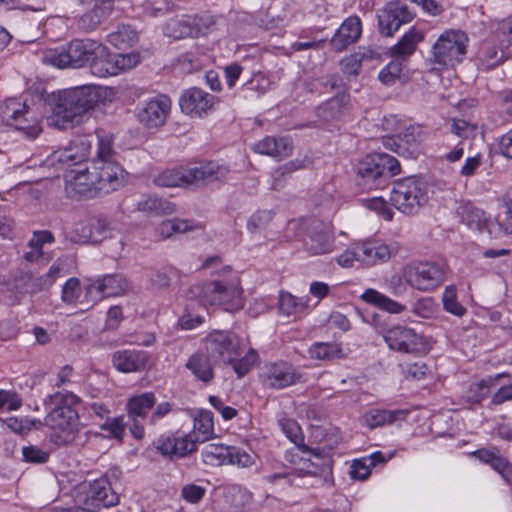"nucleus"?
Returning <instances> with one entry per match:
<instances>
[{
    "instance_id": "35",
    "label": "nucleus",
    "mask_w": 512,
    "mask_h": 512,
    "mask_svg": "<svg viewBox=\"0 0 512 512\" xmlns=\"http://www.w3.org/2000/svg\"><path fill=\"white\" fill-rule=\"evenodd\" d=\"M45 104L50 112L47 116L49 126L64 129V91L57 90L47 95Z\"/></svg>"
},
{
    "instance_id": "49",
    "label": "nucleus",
    "mask_w": 512,
    "mask_h": 512,
    "mask_svg": "<svg viewBox=\"0 0 512 512\" xmlns=\"http://www.w3.org/2000/svg\"><path fill=\"white\" fill-rule=\"evenodd\" d=\"M27 112V105L16 98H8L0 103V123L11 126L17 116Z\"/></svg>"
},
{
    "instance_id": "13",
    "label": "nucleus",
    "mask_w": 512,
    "mask_h": 512,
    "mask_svg": "<svg viewBox=\"0 0 512 512\" xmlns=\"http://www.w3.org/2000/svg\"><path fill=\"white\" fill-rule=\"evenodd\" d=\"M213 24L207 15H181L168 20L163 28V33L175 40L194 38L207 34Z\"/></svg>"
},
{
    "instance_id": "57",
    "label": "nucleus",
    "mask_w": 512,
    "mask_h": 512,
    "mask_svg": "<svg viewBox=\"0 0 512 512\" xmlns=\"http://www.w3.org/2000/svg\"><path fill=\"white\" fill-rule=\"evenodd\" d=\"M439 306L432 297H421L412 306V313L424 319H431L436 316Z\"/></svg>"
},
{
    "instance_id": "23",
    "label": "nucleus",
    "mask_w": 512,
    "mask_h": 512,
    "mask_svg": "<svg viewBox=\"0 0 512 512\" xmlns=\"http://www.w3.org/2000/svg\"><path fill=\"white\" fill-rule=\"evenodd\" d=\"M409 414V409L390 410L372 408L363 414L361 422L363 426L370 430H373L384 426H390L395 424L400 425L407 419Z\"/></svg>"
},
{
    "instance_id": "46",
    "label": "nucleus",
    "mask_w": 512,
    "mask_h": 512,
    "mask_svg": "<svg viewBox=\"0 0 512 512\" xmlns=\"http://www.w3.org/2000/svg\"><path fill=\"white\" fill-rule=\"evenodd\" d=\"M278 305L281 315L297 317L307 308V301L303 298H297L289 292H281Z\"/></svg>"
},
{
    "instance_id": "63",
    "label": "nucleus",
    "mask_w": 512,
    "mask_h": 512,
    "mask_svg": "<svg viewBox=\"0 0 512 512\" xmlns=\"http://www.w3.org/2000/svg\"><path fill=\"white\" fill-rule=\"evenodd\" d=\"M257 361V352L253 349H249L244 357L241 359L235 357V359L230 363L232 364L233 369L237 373L238 377H243L257 363Z\"/></svg>"
},
{
    "instance_id": "38",
    "label": "nucleus",
    "mask_w": 512,
    "mask_h": 512,
    "mask_svg": "<svg viewBox=\"0 0 512 512\" xmlns=\"http://www.w3.org/2000/svg\"><path fill=\"white\" fill-rule=\"evenodd\" d=\"M416 130H417L416 128L410 127L406 130V132L404 134L405 141L407 144L410 145L411 150L404 148L402 139H397L393 136L384 137L383 145L385 148L397 153L398 155L404 156L406 154V152L409 155H412L418 150V146L420 143V139H419L420 135L419 134L417 136L415 135Z\"/></svg>"
},
{
    "instance_id": "2",
    "label": "nucleus",
    "mask_w": 512,
    "mask_h": 512,
    "mask_svg": "<svg viewBox=\"0 0 512 512\" xmlns=\"http://www.w3.org/2000/svg\"><path fill=\"white\" fill-rule=\"evenodd\" d=\"M96 154L91 168L85 163L90 155L91 135L72 132L66 145V194L90 199L108 194L122 186L125 171L116 159L114 135L102 128L95 130Z\"/></svg>"
},
{
    "instance_id": "27",
    "label": "nucleus",
    "mask_w": 512,
    "mask_h": 512,
    "mask_svg": "<svg viewBox=\"0 0 512 512\" xmlns=\"http://www.w3.org/2000/svg\"><path fill=\"white\" fill-rule=\"evenodd\" d=\"M149 356L142 350L124 349L113 353L114 367L123 373H134L145 369Z\"/></svg>"
},
{
    "instance_id": "31",
    "label": "nucleus",
    "mask_w": 512,
    "mask_h": 512,
    "mask_svg": "<svg viewBox=\"0 0 512 512\" xmlns=\"http://www.w3.org/2000/svg\"><path fill=\"white\" fill-rule=\"evenodd\" d=\"M424 39V32L415 26L411 27L402 38L391 48L393 58L401 59L402 62L411 56L417 45Z\"/></svg>"
},
{
    "instance_id": "4",
    "label": "nucleus",
    "mask_w": 512,
    "mask_h": 512,
    "mask_svg": "<svg viewBox=\"0 0 512 512\" xmlns=\"http://www.w3.org/2000/svg\"><path fill=\"white\" fill-rule=\"evenodd\" d=\"M128 287L121 274H107L83 285L77 278H70L66 280V315L84 312L104 298L122 296Z\"/></svg>"
},
{
    "instance_id": "11",
    "label": "nucleus",
    "mask_w": 512,
    "mask_h": 512,
    "mask_svg": "<svg viewBox=\"0 0 512 512\" xmlns=\"http://www.w3.org/2000/svg\"><path fill=\"white\" fill-rule=\"evenodd\" d=\"M468 41L467 34L460 29L445 30L432 46L433 63L444 68L460 64L467 53Z\"/></svg>"
},
{
    "instance_id": "20",
    "label": "nucleus",
    "mask_w": 512,
    "mask_h": 512,
    "mask_svg": "<svg viewBox=\"0 0 512 512\" xmlns=\"http://www.w3.org/2000/svg\"><path fill=\"white\" fill-rule=\"evenodd\" d=\"M105 52L104 44L94 39H76L66 49V67L80 68L92 63L95 54Z\"/></svg>"
},
{
    "instance_id": "59",
    "label": "nucleus",
    "mask_w": 512,
    "mask_h": 512,
    "mask_svg": "<svg viewBox=\"0 0 512 512\" xmlns=\"http://www.w3.org/2000/svg\"><path fill=\"white\" fill-rule=\"evenodd\" d=\"M368 57V53L362 51L344 57L340 62L342 72L348 77L358 75L362 61Z\"/></svg>"
},
{
    "instance_id": "51",
    "label": "nucleus",
    "mask_w": 512,
    "mask_h": 512,
    "mask_svg": "<svg viewBox=\"0 0 512 512\" xmlns=\"http://www.w3.org/2000/svg\"><path fill=\"white\" fill-rule=\"evenodd\" d=\"M30 111L27 107V112L21 113L17 116L11 127L21 131L28 139H35L42 131L39 122L36 119L29 117Z\"/></svg>"
},
{
    "instance_id": "17",
    "label": "nucleus",
    "mask_w": 512,
    "mask_h": 512,
    "mask_svg": "<svg viewBox=\"0 0 512 512\" xmlns=\"http://www.w3.org/2000/svg\"><path fill=\"white\" fill-rule=\"evenodd\" d=\"M261 380L265 386L283 389L301 381L302 375L289 362L277 361L266 364L261 372Z\"/></svg>"
},
{
    "instance_id": "19",
    "label": "nucleus",
    "mask_w": 512,
    "mask_h": 512,
    "mask_svg": "<svg viewBox=\"0 0 512 512\" xmlns=\"http://www.w3.org/2000/svg\"><path fill=\"white\" fill-rule=\"evenodd\" d=\"M85 493L84 504L93 508H108L118 503V495L113 491L106 477H100L81 487Z\"/></svg>"
},
{
    "instance_id": "29",
    "label": "nucleus",
    "mask_w": 512,
    "mask_h": 512,
    "mask_svg": "<svg viewBox=\"0 0 512 512\" xmlns=\"http://www.w3.org/2000/svg\"><path fill=\"white\" fill-rule=\"evenodd\" d=\"M114 2L115 0H96L93 9L81 16L78 21V27L85 32L95 30L110 16Z\"/></svg>"
},
{
    "instance_id": "42",
    "label": "nucleus",
    "mask_w": 512,
    "mask_h": 512,
    "mask_svg": "<svg viewBox=\"0 0 512 512\" xmlns=\"http://www.w3.org/2000/svg\"><path fill=\"white\" fill-rule=\"evenodd\" d=\"M312 359L330 361L340 359L347 355L341 344L336 342H316L309 348Z\"/></svg>"
},
{
    "instance_id": "26",
    "label": "nucleus",
    "mask_w": 512,
    "mask_h": 512,
    "mask_svg": "<svg viewBox=\"0 0 512 512\" xmlns=\"http://www.w3.org/2000/svg\"><path fill=\"white\" fill-rule=\"evenodd\" d=\"M362 23L358 16L346 18L331 39L334 50L341 52L349 45L355 43L361 36Z\"/></svg>"
},
{
    "instance_id": "45",
    "label": "nucleus",
    "mask_w": 512,
    "mask_h": 512,
    "mask_svg": "<svg viewBox=\"0 0 512 512\" xmlns=\"http://www.w3.org/2000/svg\"><path fill=\"white\" fill-rule=\"evenodd\" d=\"M156 402L155 395L152 392H145L131 397L126 405L127 413L130 417H144Z\"/></svg>"
},
{
    "instance_id": "28",
    "label": "nucleus",
    "mask_w": 512,
    "mask_h": 512,
    "mask_svg": "<svg viewBox=\"0 0 512 512\" xmlns=\"http://www.w3.org/2000/svg\"><path fill=\"white\" fill-rule=\"evenodd\" d=\"M293 145L288 137L266 136L253 144L252 150L255 153L268 155L277 159L288 157L292 153Z\"/></svg>"
},
{
    "instance_id": "50",
    "label": "nucleus",
    "mask_w": 512,
    "mask_h": 512,
    "mask_svg": "<svg viewBox=\"0 0 512 512\" xmlns=\"http://www.w3.org/2000/svg\"><path fill=\"white\" fill-rule=\"evenodd\" d=\"M279 426L285 436L294 443L299 450L302 452H307L309 450L305 445L302 429L295 420L288 418L280 419Z\"/></svg>"
},
{
    "instance_id": "30",
    "label": "nucleus",
    "mask_w": 512,
    "mask_h": 512,
    "mask_svg": "<svg viewBox=\"0 0 512 512\" xmlns=\"http://www.w3.org/2000/svg\"><path fill=\"white\" fill-rule=\"evenodd\" d=\"M139 40L138 30L131 24H117L106 35V41L115 49L124 50L133 47Z\"/></svg>"
},
{
    "instance_id": "39",
    "label": "nucleus",
    "mask_w": 512,
    "mask_h": 512,
    "mask_svg": "<svg viewBox=\"0 0 512 512\" xmlns=\"http://www.w3.org/2000/svg\"><path fill=\"white\" fill-rule=\"evenodd\" d=\"M313 203L320 213L325 215L334 214L340 206L335 186L333 184L325 185L321 191L314 195Z\"/></svg>"
},
{
    "instance_id": "43",
    "label": "nucleus",
    "mask_w": 512,
    "mask_h": 512,
    "mask_svg": "<svg viewBox=\"0 0 512 512\" xmlns=\"http://www.w3.org/2000/svg\"><path fill=\"white\" fill-rule=\"evenodd\" d=\"M229 447L220 443L206 444L201 451L203 462L211 466L226 465L229 457Z\"/></svg>"
},
{
    "instance_id": "32",
    "label": "nucleus",
    "mask_w": 512,
    "mask_h": 512,
    "mask_svg": "<svg viewBox=\"0 0 512 512\" xmlns=\"http://www.w3.org/2000/svg\"><path fill=\"white\" fill-rule=\"evenodd\" d=\"M197 443H203L215 436L214 418L211 411L199 409L193 416V430L190 433Z\"/></svg>"
},
{
    "instance_id": "54",
    "label": "nucleus",
    "mask_w": 512,
    "mask_h": 512,
    "mask_svg": "<svg viewBox=\"0 0 512 512\" xmlns=\"http://www.w3.org/2000/svg\"><path fill=\"white\" fill-rule=\"evenodd\" d=\"M257 455L241 447L230 446L226 465H235L239 468H250L256 463Z\"/></svg>"
},
{
    "instance_id": "33",
    "label": "nucleus",
    "mask_w": 512,
    "mask_h": 512,
    "mask_svg": "<svg viewBox=\"0 0 512 512\" xmlns=\"http://www.w3.org/2000/svg\"><path fill=\"white\" fill-rule=\"evenodd\" d=\"M66 443L74 440L71 434L79 432L82 424L80 423V413L83 411L81 399L73 393L66 391Z\"/></svg>"
},
{
    "instance_id": "52",
    "label": "nucleus",
    "mask_w": 512,
    "mask_h": 512,
    "mask_svg": "<svg viewBox=\"0 0 512 512\" xmlns=\"http://www.w3.org/2000/svg\"><path fill=\"white\" fill-rule=\"evenodd\" d=\"M137 208L139 211L151 212L157 215H168L175 211L173 203L157 197H147L143 199L138 202Z\"/></svg>"
},
{
    "instance_id": "1",
    "label": "nucleus",
    "mask_w": 512,
    "mask_h": 512,
    "mask_svg": "<svg viewBox=\"0 0 512 512\" xmlns=\"http://www.w3.org/2000/svg\"><path fill=\"white\" fill-rule=\"evenodd\" d=\"M96 154L91 168L85 163L90 155L91 135L72 132L66 145V194L90 199L108 194L122 186L125 171L116 159L114 135L102 128L95 130Z\"/></svg>"
},
{
    "instance_id": "14",
    "label": "nucleus",
    "mask_w": 512,
    "mask_h": 512,
    "mask_svg": "<svg viewBox=\"0 0 512 512\" xmlns=\"http://www.w3.org/2000/svg\"><path fill=\"white\" fill-rule=\"evenodd\" d=\"M205 348L211 358L224 362H232L244 350L239 337L232 332L222 330H214L207 335Z\"/></svg>"
},
{
    "instance_id": "18",
    "label": "nucleus",
    "mask_w": 512,
    "mask_h": 512,
    "mask_svg": "<svg viewBox=\"0 0 512 512\" xmlns=\"http://www.w3.org/2000/svg\"><path fill=\"white\" fill-rule=\"evenodd\" d=\"M506 210V205L504 206ZM505 211L497 214L495 218L488 215L483 209L467 203L460 208V216L462 222L471 230H477L480 232H488L489 234H497L503 232L507 234L504 229L501 228L497 219Z\"/></svg>"
},
{
    "instance_id": "40",
    "label": "nucleus",
    "mask_w": 512,
    "mask_h": 512,
    "mask_svg": "<svg viewBox=\"0 0 512 512\" xmlns=\"http://www.w3.org/2000/svg\"><path fill=\"white\" fill-rule=\"evenodd\" d=\"M104 50L105 52L101 53V55L98 53L94 55L90 64V70L93 75L99 78L117 76L114 54L105 45Z\"/></svg>"
},
{
    "instance_id": "48",
    "label": "nucleus",
    "mask_w": 512,
    "mask_h": 512,
    "mask_svg": "<svg viewBox=\"0 0 512 512\" xmlns=\"http://www.w3.org/2000/svg\"><path fill=\"white\" fill-rule=\"evenodd\" d=\"M443 309L458 318L463 317L467 313L465 306L458 300V290L455 285L445 287L442 294Z\"/></svg>"
},
{
    "instance_id": "61",
    "label": "nucleus",
    "mask_w": 512,
    "mask_h": 512,
    "mask_svg": "<svg viewBox=\"0 0 512 512\" xmlns=\"http://www.w3.org/2000/svg\"><path fill=\"white\" fill-rule=\"evenodd\" d=\"M101 429L108 433V436L121 441L125 432L124 416L107 417L100 425Z\"/></svg>"
},
{
    "instance_id": "60",
    "label": "nucleus",
    "mask_w": 512,
    "mask_h": 512,
    "mask_svg": "<svg viewBox=\"0 0 512 512\" xmlns=\"http://www.w3.org/2000/svg\"><path fill=\"white\" fill-rule=\"evenodd\" d=\"M273 218V214L268 210L257 211L252 214L247 221V230L251 234H257L263 231Z\"/></svg>"
},
{
    "instance_id": "8",
    "label": "nucleus",
    "mask_w": 512,
    "mask_h": 512,
    "mask_svg": "<svg viewBox=\"0 0 512 512\" xmlns=\"http://www.w3.org/2000/svg\"><path fill=\"white\" fill-rule=\"evenodd\" d=\"M306 228V221L290 220L287 224L284 240L291 241L300 238L304 250L312 256L328 254L334 250L335 235L330 224H315L309 229L307 235L303 236L302 232Z\"/></svg>"
},
{
    "instance_id": "37",
    "label": "nucleus",
    "mask_w": 512,
    "mask_h": 512,
    "mask_svg": "<svg viewBox=\"0 0 512 512\" xmlns=\"http://www.w3.org/2000/svg\"><path fill=\"white\" fill-rule=\"evenodd\" d=\"M361 299L391 314H400L405 310V306L403 304L372 288L365 290L361 295Z\"/></svg>"
},
{
    "instance_id": "41",
    "label": "nucleus",
    "mask_w": 512,
    "mask_h": 512,
    "mask_svg": "<svg viewBox=\"0 0 512 512\" xmlns=\"http://www.w3.org/2000/svg\"><path fill=\"white\" fill-rule=\"evenodd\" d=\"M186 368L202 382H209L213 379L214 372L210 359L203 353H195L186 362Z\"/></svg>"
},
{
    "instance_id": "47",
    "label": "nucleus",
    "mask_w": 512,
    "mask_h": 512,
    "mask_svg": "<svg viewBox=\"0 0 512 512\" xmlns=\"http://www.w3.org/2000/svg\"><path fill=\"white\" fill-rule=\"evenodd\" d=\"M45 425L52 430L50 440L56 445L64 444V409L56 407L45 417Z\"/></svg>"
},
{
    "instance_id": "53",
    "label": "nucleus",
    "mask_w": 512,
    "mask_h": 512,
    "mask_svg": "<svg viewBox=\"0 0 512 512\" xmlns=\"http://www.w3.org/2000/svg\"><path fill=\"white\" fill-rule=\"evenodd\" d=\"M502 58L503 52L489 42L483 43L477 54L478 62L484 69L495 67L501 62Z\"/></svg>"
},
{
    "instance_id": "22",
    "label": "nucleus",
    "mask_w": 512,
    "mask_h": 512,
    "mask_svg": "<svg viewBox=\"0 0 512 512\" xmlns=\"http://www.w3.org/2000/svg\"><path fill=\"white\" fill-rule=\"evenodd\" d=\"M356 245L360 255L361 267L386 262L395 251V247L392 245L375 238L356 242Z\"/></svg>"
},
{
    "instance_id": "58",
    "label": "nucleus",
    "mask_w": 512,
    "mask_h": 512,
    "mask_svg": "<svg viewBox=\"0 0 512 512\" xmlns=\"http://www.w3.org/2000/svg\"><path fill=\"white\" fill-rule=\"evenodd\" d=\"M226 498L227 500L231 499V503L234 507L232 512H243L244 507L252 499V493L246 488L233 486L229 488Z\"/></svg>"
},
{
    "instance_id": "21",
    "label": "nucleus",
    "mask_w": 512,
    "mask_h": 512,
    "mask_svg": "<svg viewBox=\"0 0 512 512\" xmlns=\"http://www.w3.org/2000/svg\"><path fill=\"white\" fill-rule=\"evenodd\" d=\"M216 102L217 98L215 96L197 87L185 90L179 99L181 111L196 117L207 115Z\"/></svg>"
},
{
    "instance_id": "7",
    "label": "nucleus",
    "mask_w": 512,
    "mask_h": 512,
    "mask_svg": "<svg viewBox=\"0 0 512 512\" xmlns=\"http://www.w3.org/2000/svg\"><path fill=\"white\" fill-rule=\"evenodd\" d=\"M400 171V163L395 157L385 153L368 154L357 165V183L363 189H378Z\"/></svg>"
},
{
    "instance_id": "5",
    "label": "nucleus",
    "mask_w": 512,
    "mask_h": 512,
    "mask_svg": "<svg viewBox=\"0 0 512 512\" xmlns=\"http://www.w3.org/2000/svg\"><path fill=\"white\" fill-rule=\"evenodd\" d=\"M115 95L114 88L93 84L66 89V130L68 125L74 128L88 121L93 111L112 103Z\"/></svg>"
},
{
    "instance_id": "64",
    "label": "nucleus",
    "mask_w": 512,
    "mask_h": 512,
    "mask_svg": "<svg viewBox=\"0 0 512 512\" xmlns=\"http://www.w3.org/2000/svg\"><path fill=\"white\" fill-rule=\"evenodd\" d=\"M178 61L183 71L191 73L199 70L205 64V56L190 51L182 54Z\"/></svg>"
},
{
    "instance_id": "56",
    "label": "nucleus",
    "mask_w": 512,
    "mask_h": 512,
    "mask_svg": "<svg viewBox=\"0 0 512 512\" xmlns=\"http://www.w3.org/2000/svg\"><path fill=\"white\" fill-rule=\"evenodd\" d=\"M403 70V62L401 59L393 58L386 66H384L379 74V81L386 85L392 86L399 80Z\"/></svg>"
},
{
    "instance_id": "15",
    "label": "nucleus",
    "mask_w": 512,
    "mask_h": 512,
    "mask_svg": "<svg viewBox=\"0 0 512 512\" xmlns=\"http://www.w3.org/2000/svg\"><path fill=\"white\" fill-rule=\"evenodd\" d=\"M170 110V98L164 94H158L139 102L135 115L144 127L159 128L165 124Z\"/></svg>"
},
{
    "instance_id": "34",
    "label": "nucleus",
    "mask_w": 512,
    "mask_h": 512,
    "mask_svg": "<svg viewBox=\"0 0 512 512\" xmlns=\"http://www.w3.org/2000/svg\"><path fill=\"white\" fill-rule=\"evenodd\" d=\"M473 455L481 462L489 464L502 476L505 482L508 484L512 482V467L507 459L502 457L498 451L490 449H479L473 452Z\"/></svg>"
},
{
    "instance_id": "44",
    "label": "nucleus",
    "mask_w": 512,
    "mask_h": 512,
    "mask_svg": "<svg viewBox=\"0 0 512 512\" xmlns=\"http://www.w3.org/2000/svg\"><path fill=\"white\" fill-rule=\"evenodd\" d=\"M189 220L171 219L162 221L155 229L154 239L161 240L171 237L175 233H184L194 228Z\"/></svg>"
},
{
    "instance_id": "55",
    "label": "nucleus",
    "mask_w": 512,
    "mask_h": 512,
    "mask_svg": "<svg viewBox=\"0 0 512 512\" xmlns=\"http://www.w3.org/2000/svg\"><path fill=\"white\" fill-rule=\"evenodd\" d=\"M361 201L366 209L373 211L381 219L385 221H391L393 219L394 211L384 198L372 197L362 199Z\"/></svg>"
},
{
    "instance_id": "16",
    "label": "nucleus",
    "mask_w": 512,
    "mask_h": 512,
    "mask_svg": "<svg viewBox=\"0 0 512 512\" xmlns=\"http://www.w3.org/2000/svg\"><path fill=\"white\" fill-rule=\"evenodd\" d=\"M414 16L415 13L405 4L399 1L389 2L377 14L380 33L392 36L401 25L411 22Z\"/></svg>"
},
{
    "instance_id": "3",
    "label": "nucleus",
    "mask_w": 512,
    "mask_h": 512,
    "mask_svg": "<svg viewBox=\"0 0 512 512\" xmlns=\"http://www.w3.org/2000/svg\"><path fill=\"white\" fill-rule=\"evenodd\" d=\"M202 268L211 270L210 273L216 277L192 285L187 293L189 299L197 301L205 308L217 307L229 313L244 308V290L238 272L223 265L218 256L207 258Z\"/></svg>"
},
{
    "instance_id": "24",
    "label": "nucleus",
    "mask_w": 512,
    "mask_h": 512,
    "mask_svg": "<svg viewBox=\"0 0 512 512\" xmlns=\"http://www.w3.org/2000/svg\"><path fill=\"white\" fill-rule=\"evenodd\" d=\"M197 442L191 434L162 435L157 440V449L171 458L184 457L196 449Z\"/></svg>"
},
{
    "instance_id": "25",
    "label": "nucleus",
    "mask_w": 512,
    "mask_h": 512,
    "mask_svg": "<svg viewBox=\"0 0 512 512\" xmlns=\"http://www.w3.org/2000/svg\"><path fill=\"white\" fill-rule=\"evenodd\" d=\"M89 226L82 225V233L78 232V226L73 228L66 238L73 243H98L108 237L110 228L106 219L89 218Z\"/></svg>"
},
{
    "instance_id": "62",
    "label": "nucleus",
    "mask_w": 512,
    "mask_h": 512,
    "mask_svg": "<svg viewBox=\"0 0 512 512\" xmlns=\"http://www.w3.org/2000/svg\"><path fill=\"white\" fill-rule=\"evenodd\" d=\"M117 75L126 72L136 67L140 61L141 56L139 52L132 51L129 53L114 54Z\"/></svg>"
},
{
    "instance_id": "9",
    "label": "nucleus",
    "mask_w": 512,
    "mask_h": 512,
    "mask_svg": "<svg viewBox=\"0 0 512 512\" xmlns=\"http://www.w3.org/2000/svg\"><path fill=\"white\" fill-rule=\"evenodd\" d=\"M430 199V186L422 178L410 176L394 183L391 204L406 215L417 214Z\"/></svg>"
},
{
    "instance_id": "12",
    "label": "nucleus",
    "mask_w": 512,
    "mask_h": 512,
    "mask_svg": "<svg viewBox=\"0 0 512 512\" xmlns=\"http://www.w3.org/2000/svg\"><path fill=\"white\" fill-rule=\"evenodd\" d=\"M383 338L390 349L398 352L425 355L430 350L425 337L409 327H392L385 331Z\"/></svg>"
},
{
    "instance_id": "6",
    "label": "nucleus",
    "mask_w": 512,
    "mask_h": 512,
    "mask_svg": "<svg viewBox=\"0 0 512 512\" xmlns=\"http://www.w3.org/2000/svg\"><path fill=\"white\" fill-rule=\"evenodd\" d=\"M228 169L218 162H208L200 167L179 166L165 169L154 177V183L160 187H187L202 185L226 177Z\"/></svg>"
},
{
    "instance_id": "10",
    "label": "nucleus",
    "mask_w": 512,
    "mask_h": 512,
    "mask_svg": "<svg viewBox=\"0 0 512 512\" xmlns=\"http://www.w3.org/2000/svg\"><path fill=\"white\" fill-rule=\"evenodd\" d=\"M446 265L430 261L416 260L407 263L402 269V278L414 290L430 293L437 290L446 280Z\"/></svg>"
},
{
    "instance_id": "36",
    "label": "nucleus",
    "mask_w": 512,
    "mask_h": 512,
    "mask_svg": "<svg viewBox=\"0 0 512 512\" xmlns=\"http://www.w3.org/2000/svg\"><path fill=\"white\" fill-rule=\"evenodd\" d=\"M349 100L350 96L348 94L337 95L329 99L319 108V116L326 121L341 120L349 113Z\"/></svg>"
}]
</instances>
